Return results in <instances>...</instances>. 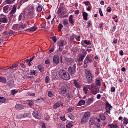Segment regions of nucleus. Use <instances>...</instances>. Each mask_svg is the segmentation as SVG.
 I'll use <instances>...</instances> for the list:
<instances>
[{
    "instance_id": "c03bdc74",
    "label": "nucleus",
    "mask_w": 128,
    "mask_h": 128,
    "mask_svg": "<svg viewBox=\"0 0 128 128\" xmlns=\"http://www.w3.org/2000/svg\"><path fill=\"white\" fill-rule=\"evenodd\" d=\"M60 103H56L54 105V108L56 109V108H60Z\"/></svg>"
},
{
    "instance_id": "a18cd8bd",
    "label": "nucleus",
    "mask_w": 128,
    "mask_h": 128,
    "mask_svg": "<svg viewBox=\"0 0 128 128\" xmlns=\"http://www.w3.org/2000/svg\"><path fill=\"white\" fill-rule=\"evenodd\" d=\"M54 42V44H56L58 42V39L56 36H54L51 38Z\"/></svg>"
},
{
    "instance_id": "393cba45",
    "label": "nucleus",
    "mask_w": 128,
    "mask_h": 128,
    "mask_svg": "<svg viewBox=\"0 0 128 128\" xmlns=\"http://www.w3.org/2000/svg\"><path fill=\"white\" fill-rule=\"evenodd\" d=\"M13 30H20V26L18 24H14L12 27Z\"/></svg>"
},
{
    "instance_id": "f3484780",
    "label": "nucleus",
    "mask_w": 128,
    "mask_h": 128,
    "mask_svg": "<svg viewBox=\"0 0 128 128\" xmlns=\"http://www.w3.org/2000/svg\"><path fill=\"white\" fill-rule=\"evenodd\" d=\"M69 22L70 24L72 25V26H74V16L71 15L69 17Z\"/></svg>"
},
{
    "instance_id": "e2e57ef3",
    "label": "nucleus",
    "mask_w": 128,
    "mask_h": 128,
    "mask_svg": "<svg viewBox=\"0 0 128 128\" xmlns=\"http://www.w3.org/2000/svg\"><path fill=\"white\" fill-rule=\"evenodd\" d=\"M17 92H18L16 91V90H13L12 91V96H14Z\"/></svg>"
},
{
    "instance_id": "774afa93",
    "label": "nucleus",
    "mask_w": 128,
    "mask_h": 128,
    "mask_svg": "<svg viewBox=\"0 0 128 128\" xmlns=\"http://www.w3.org/2000/svg\"><path fill=\"white\" fill-rule=\"evenodd\" d=\"M84 4H85L86 6H90V3L89 2H84Z\"/></svg>"
},
{
    "instance_id": "412c9836",
    "label": "nucleus",
    "mask_w": 128,
    "mask_h": 128,
    "mask_svg": "<svg viewBox=\"0 0 128 128\" xmlns=\"http://www.w3.org/2000/svg\"><path fill=\"white\" fill-rule=\"evenodd\" d=\"M7 86L8 88H12L14 86V81L12 80H9L7 83Z\"/></svg>"
},
{
    "instance_id": "7c9ffc66",
    "label": "nucleus",
    "mask_w": 128,
    "mask_h": 128,
    "mask_svg": "<svg viewBox=\"0 0 128 128\" xmlns=\"http://www.w3.org/2000/svg\"><path fill=\"white\" fill-rule=\"evenodd\" d=\"M85 58H86V56L81 54L78 60V62H82V60H84Z\"/></svg>"
},
{
    "instance_id": "680f3d73",
    "label": "nucleus",
    "mask_w": 128,
    "mask_h": 128,
    "mask_svg": "<svg viewBox=\"0 0 128 128\" xmlns=\"http://www.w3.org/2000/svg\"><path fill=\"white\" fill-rule=\"evenodd\" d=\"M54 52V48H52L48 52V54H52V52Z\"/></svg>"
},
{
    "instance_id": "39448f33",
    "label": "nucleus",
    "mask_w": 128,
    "mask_h": 128,
    "mask_svg": "<svg viewBox=\"0 0 128 128\" xmlns=\"http://www.w3.org/2000/svg\"><path fill=\"white\" fill-rule=\"evenodd\" d=\"M16 34V32H14L12 30H10V31H6L5 30L4 32L2 33V39L4 40V38H10V36H10L11 34L14 35Z\"/></svg>"
},
{
    "instance_id": "58836bf2",
    "label": "nucleus",
    "mask_w": 128,
    "mask_h": 128,
    "mask_svg": "<svg viewBox=\"0 0 128 128\" xmlns=\"http://www.w3.org/2000/svg\"><path fill=\"white\" fill-rule=\"evenodd\" d=\"M72 126H74V125L72 124V123H68V124H67V125L66 126V128H72Z\"/></svg>"
},
{
    "instance_id": "473e14b6",
    "label": "nucleus",
    "mask_w": 128,
    "mask_h": 128,
    "mask_svg": "<svg viewBox=\"0 0 128 128\" xmlns=\"http://www.w3.org/2000/svg\"><path fill=\"white\" fill-rule=\"evenodd\" d=\"M86 104V101L82 100L80 101V102L78 104V105L79 106H83V104Z\"/></svg>"
},
{
    "instance_id": "6ab92c4d",
    "label": "nucleus",
    "mask_w": 128,
    "mask_h": 128,
    "mask_svg": "<svg viewBox=\"0 0 128 128\" xmlns=\"http://www.w3.org/2000/svg\"><path fill=\"white\" fill-rule=\"evenodd\" d=\"M94 102V98H88V102L86 103L87 106H90V104H92Z\"/></svg>"
},
{
    "instance_id": "dca6fc26",
    "label": "nucleus",
    "mask_w": 128,
    "mask_h": 128,
    "mask_svg": "<svg viewBox=\"0 0 128 128\" xmlns=\"http://www.w3.org/2000/svg\"><path fill=\"white\" fill-rule=\"evenodd\" d=\"M94 122H96V119H94L93 117L90 118L89 121V128H92V126H94Z\"/></svg>"
},
{
    "instance_id": "ea45409f",
    "label": "nucleus",
    "mask_w": 128,
    "mask_h": 128,
    "mask_svg": "<svg viewBox=\"0 0 128 128\" xmlns=\"http://www.w3.org/2000/svg\"><path fill=\"white\" fill-rule=\"evenodd\" d=\"M63 24L64 26H68V20H63Z\"/></svg>"
},
{
    "instance_id": "a878e982",
    "label": "nucleus",
    "mask_w": 128,
    "mask_h": 128,
    "mask_svg": "<svg viewBox=\"0 0 128 128\" xmlns=\"http://www.w3.org/2000/svg\"><path fill=\"white\" fill-rule=\"evenodd\" d=\"M8 8H10V6H5L3 8V10H4V12H5V14H8Z\"/></svg>"
},
{
    "instance_id": "79ce46f5",
    "label": "nucleus",
    "mask_w": 128,
    "mask_h": 128,
    "mask_svg": "<svg viewBox=\"0 0 128 128\" xmlns=\"http://www.w3.org/2000/svg\"><path fill=\"white\" fill-rule=\"evenodd\" d=\"M84 44H87V46H90L92 44V42H90V41H88L86 40H84Z\"/></svg>"
},
{
    "instance_id": "052dcab7",
    "label": "nucleus",
    "mask_w": 128,
    "mask_h": 128,
    "mask_svg": "<svg viewBox=\"0 0 128 128\" xmlns=\"http://www.w3.org/2000/svg\"><path fill=\"white\" fill-rule=\"evenodd\" d=\"M66 98H68V100L72 98V97H70V94H66Z\"/></svg>"
},
{
    "instance_id": "3c124183",
    "label": "nucleus",
    "mask_w": 128,
    "mask_h": 128,
    "mask_svg": "<svg viewBox=\"0 0 128 128\" xmlns=\"http://www.w3.org/2000/svg\"><path fill=\"white\" fill-rule=\"evenodd\" d=\"M84 92L86 94H88V90L87 87H85L84 88Z\"/></svg>"
},
{
    "instance_id": "2eb2a0df",
    "label": "nucleus",
    "mask_w": 128,
    "mask_h": 128,
    "mask_svg": "<svg viewBox=\"0 0 128 128\" xmlns=\"http://www.w3.org/2000/svg\"><path fill=\"white\" fill-rule=\"evenodd\" d=\"M28 116V114L26 112H23L19 115V118H26Z\"/></svg>"
},
{
    "instance_id": "20e7f679",
    "label": "nucleus",
    "mask_w": 128,
    "mask_h": 128,
    "mask_svg": "<svg viewBox=\"0 0 128 128\" xmlns=\"http://www.w3.org/2000/svg\"><path fill=\"white\" fill-rule=\"evenodd\" d=\"M90 118V113L88 112L84 113L83 118L82 119L81 124H84L86 122H88V118Z\"/></svg>"
},
{
    "instance_id": "5701e85b",
    "label": "nucleus",
    "mask_w": 128,
    "mask_h": 128,
    "mask_svg": "<svg viewBox=\"0 0 128 128\" xmlns=\"http://www.w3.org/2000/svg\"><path fill=\"white\" fill-rule=\"evenodd\" d=\"M16 0H6L5 2L6 4H12Z\"/></svg>"
},
{
    "instance_id": "8fccbe9b",
    "label": "nucleus",
    "mask_w": 128,
    "mask_h": 128,
    "mask_svg": "<svg viewBox=\"0 0 128 128\" xmlns=\"http://www.w3.org/2000/svg\"><path fill=\"white\" fill-rule=\"evenodd\" d=\"M28 96H36V94L32 93V92H28Z\"/></svg>"
},
{
    "instance_id": "bf43d9fd",
    "label": "nucleus",
    "mask_w": 128,
    "mask_h": 128,
    "mask_svg": "<svg viewBox=\"0 0 128 128\" xmlns=\"http://www.w3.org/2000/svg\"><path fill=\"white\" fill-rule=\"evenodd\" d=\"M46 84H50V77L46 76Z\"/></svg>"
},
{
    "instance_id": "f8f14e48",
    "label": "nucleus",
    "mask_w": 128,
    "mask_h": 128,
    "mask_svg": "<svg viewBox=\"0 0 128 128\" xmlns=\"http://www.w3.org/2000/svg\"><path fill=\"white\" fill-rule=\"evenodd\" d=\"M68 92L67 88L66 86H62L60 89V94H62V96H64Z\"/></svg>"
},
{
    "instance_id": "37998d69",
    "label": "nucleus",
    "mask_w": 128,
    "mask_h": 128,
    "mask_svg": "<svg viewBox=\"0 0 128 128\" xmlns=\"http://www.w3.org/2000/svg\"><path fill=\"white\" fill-rule=\"evenodd\" d=\"M70 42H74V34L70 36Z\"/></svg>"
},
{
    "instance_id": "f257e3e1",
    "label": "nucleus",
    "mask_w": 128,
    "mask_h": 128,
    "mask_svg": "<svg viewBox=\"0 0 128 128\" xmlns=\"http://www.w3.org/2000/svg\"><path fill=\"white\" fill-rule=\"evenodd\" d=\"M59 75L60 76H62L64 80H70V74L65 70H59Z\"/></svg>"
},
{
    "instance_id": "6e6d98bb",
    "label": "nucleus",
    "mask_w": 128,
    "mask_h": 128,
    "mask_svg": "<svg viewBox=\"0 0 128 128\" xmlns=\"http://www.w3.org/2000/svg\"><path fill=\"white\" fill-rule=\"evenodd\" d=\"M107 12H112V8L108 7L107 8Z\"/></svg>"
},
{
    "instance_id": "c9c22d12",
    "label": "nucleus",
    "mask_w": 128,
    "mask_h": 128,
    "mask_svg": "<svg viewBox=\"0 0 128 128\" xmlns=\"http://www.w3.org/2000/svg\"><path fill=\"white\" fill-rule=\"evenodd\" d=\"M20 28H22V30H24V28H28V26L26 24L20 25Z\"/></svg>"
},
{
    "instance_id": "c85d7f7f",
    "label": "nucleus",
    "mask_w": 128,
    "mask_h": 128,
    "mask_svg": "<svg viewBox=\"0 0 128 128\" xmlns=\"http://www.w3.org/2000/svg\"><path fill=\"white\" fill-rule=\"evenodd\" d=\"M100 120H103L104 122V120H106V117L104 114H100Z\"/></svg>"
},
{
    "instance_id": "b1692460",
    "label": "nucleus",
    "mask_w": 128,
    "mask_h": 128,
    "mask_svg": "<svg viewBox=\"0 0 128 128\" xmlns=\"http://www.w3.org/2000/svg\"><path fill=\"white\" fill-rule=\"evenodd\" d=\"M82 16L84 20L86 22L88 20V14L86 12H84L82 14Z\"/></svg>"
},
{
    "instance_id": "2f4dec72",
    "label": "nucleus",
    "mask_w": 128,
    "mask_h": 128,
    "mask_svg": "<svg viewBox=\"0 0 128 128\" xmlns=\"http://www.w3.org/2000/svg\"><path fill=\"white\" fill-rule=\"evenodd\" d=\"M28 18H34V12H29L28 14Z\"/></svg>"
},
{
    "instance_id": "6e6552de",
    "label": "nucleus",
    "mask_w": 128,
    "mask_h": 128,
    "mask_svg": "<svg viewBox=\"0 0 128 128\" xmlns=\"http://www.w3.org/2000/svg\"><path fill=\"white\" fill-rule=\"evenodd\" d=\"M68 72L71 76H74L76 72V64H74L72 67L70 66L68 69Z\"/></svg>"
},
{
    "instance_id": "9b49d317",
    "label": "nucleus",
    "mask_w": 128,
    "mask_h": 128,
    "mask_svg": "<svg viewBox=\"0 0 128 128\" xmlns=\"http://www.w3.org/2000/svg\"><path fill=\"white\" fill-rule=\"evenodd\" d=\"M53 64H60V56L55 55L53 58Z\"/></svg>"
},
{
    "instance_id": "0e129e2a",
    "label": "nucleus",
    "mask_w": 128,
    "mask_h": 128,
    "mask_svg": "<svg viewBox=\"0 0 128 128\" xmlns=\"http://www.w3.org/2000/svg\"><path fill=\"white\" fill-rule=\"evenodd\" d=\"M88 27L90 28V26H92V21H89L88 22Z\"/></svg>"
},
{
    "instance_id": "5fc2aeb1",
    "label": "nucleus",
    "mask_w": 128,
    "mask_h": 128,
    "mask_svg": "<svg viewBox=\"0 0 128 128\" xmlns=\"http://www.w3.org/2000/svg\"><path fill=\"white\" fill-rule=\"evenodd\" d=\"M64 28V26L62 24H60L58 26V28L60 30V32H62V29Z\"/></svg>"
},
{
    "instance_id": "a211bd4d",
    "label": "nucleus",
    "mask_w": 128,
    "mask_h": 128,
    "mask_svg": "<svg viewBox=\"0 0 128 128\" xmlns=\"http://www.w3.org/2000/svg\"><path fill=\"white\" fill-rule=\"evenodd\" d=\"M38 30V27L36 26H33L27 30H26V32H36Z\"/></svg>"
},
{
    "instance_id": "0eeeda50",
    "label": "nucleus",
    "mask_w": 128,
    "mask_h": 128,
    "mask_svg": "<svg viewBox=\"0 0 128 128\" xmlns=\"http://www.w3.org/2000/svg\"><path fill=\"white\" fill-rule=\"evenodd\" d=\"M63 10H64V8L62 7L59 8L58 10V14L60 16V18H68V16L66 15V13H64V12L62 11Z\"/></svg>"
},
{
    "instance_id": "09e8293b",
    "label": "nucleus",
    "mask_w": 128,
    "mask_h": 128,
    "mask_svg": "<svg viewBox=\"0 0 128 128\" xmlns=\"http://www.w3.org/2000/svg\"><path fill=\"white\" fill-rule=\"evenodd\" d=\"M48 96H49L50 98H52V96H54V94H52V92H48Z\"/></svg>"
},
{
    "instance_id": "423d86ee",
    "label": "nucleus",
    "mask_w": 128,
    "mask_h": 128,
    "mask_svg": "<svg viewBox=\"0 0 128 128\" xmlns=\"http://www.w3.org/2000/svg\"><path fill=\"white\" fill-rule=\"evenodd\" d=\"M68 44V42H64V40H62L58 42V46H60L59 50L62 52L64 50V46H66Z\"/></svg>"
},
{
    "instance_id": "864d4df0",
    "label": "nucleus",
    "mask_w": 128,
    "mask_h": 128,
    "mask_svg": "<svg viewBox=\"0 0 128 128\" xmlns=\"http://www.w3.org/2000/svg\"><path fill=\"white\" fill-rule=\"evenodd\" d=\"M124 124H128V118H124Z\"/></svg>"
},
{
    "instance_id": "1a4fd4ad",
    "label": "nucleus",
    "mask_w": 128,
    "mask_h": 128,
    "mask_svg": "<svg viewBox=\"0 0 128 128\" xmlns=\"http://www.w3.org/2000/svg\"><path fill=\"white\" fill-rule=\"evenodd\" d=\"M106 112H105L104 114H107V116H108V114H110V110H112V107L108 102H106Z\"/></svg>"
},
{
    "instance_id": "de8ad7c7",
    "label": "nucleus",
    "mask_w": 128,
    "mask_h": 128,
    "mask_svg": "<svg viewBox=\"0 0 128 128\" xmlns=\"http://www.w3.org/2000/svg\"><path fill=\"white\" fill-rule=\"evenodd\" d=\"M74 108H72V107H70L68 109V112H74Z\"/></svg>"
},
{
    "instance_id": "7ed1b4c3",
    "label": "nucleus",
    "mask_w": 128,
    "mask_h": 128,
    "mask_svg": "<svg viewBox=\"0 0 128 128\" xmlns=\"http://www.w3.org/2000/svg\"><path fill=\"white\" fill-rule=\"evenodd\" d=\"M85 72L88 84H92V74L90 71L88 70H86Z\"/></svg>"
},
{
    "instance_id": "9d476101",
    "label": "nucleus",
    "mask_w": 128,
    "mask_h": 128,
    "mask_svg": "<svg viewBox=\"0 0 128 128\" xmlns=\"http://www.w3.org/2000/svg\"><path fill=\"white\" fill-rule=\"evenodd\" d=\"M0 22L2 24H8V17L2 14L0 16Z\"/></svg>"
},
{
    "instance_id": "4be33fe9",
    "label": "nucleus",
    "mask_w": 128,
    "mask_h": 128,
    "mask_svg": "<svg viewBox=\"0 0 128 128\" xmlns=\"http://www.w3.org/2000/svg\"><path fill=\"white\" fill-rule=\"evenodd\" d=\"M38 68L41 72H44V67L42 64L38 66Z\"/></svg>"
},
{
    "instance_id": "4d7b16f0",
    "label": "nucleus",
    "mask_w": 128,
    "mask_h": 128,
    "mask_svg": "<svg viewBox=\"0 0 128 128\" xmlns=\"http://www.w3.org/2000/svg\"><path fill=\"white\" fill-rule=\"evenodd\" d=\"M30 0H22L20 2V4H24V2H28Z\"/></svg>"
},
{
    "instance_id": "338daca9",
    "label": "nucleus",
    "mask_w": 128,
    "mask_h": 128,
    "mask_svg": "<svg viewBox=\"0 0 128 128\" xmlns=\"http://www.w3.org/2000/svg\"><path fill=\"white\" fill-rule=\"evenodd\" d=\"M95 126H96V128H100V124L98 123L95 124Z\"/></svg>"
},
{
    "instance_id": "69168bd1",
    "label": "nucleus",
    "mask_w": 128,
    "mask_h": 128,
    "mask_svg": "<svg viewBox=\"0 0 128 128\" xmlns=\"http://www.w3.org/2000/svg\"><path fill=\"white\" fill-rule=\"evenodd\" d=\"M18 66V64H13L12 66V68H16Z\"/></svg>"
},
{
    "instance_id": "a19ab883",
    "label": "nucleus",
    "mask_w": 128,
    "mask_h": 128,
    "mask_svg": "<svg viewBox=\"0 0 128 128\" xmlns=\"http://www.w3.org/2000/svg\"><path fill=\"white\" fill-rule=\"evenodd\" d=\"M30 74H32V76H38V74H36V70H31Z\"/></svg>"
},
{
    "instance_id": "ddd939ff",
    "label": "nucleus",
    "mask_w": 128,
    "mask_h": 128,
    "mask_svg": "<svg viewBox=\"0 0 128 128\" xmlns=\"http://www.w3.org/2000/svg\"><path fill=\"white\" fill-rule=\"evenodd\" d=\"M93 61L94 60H92V58L90 56H88L84 60L86 64H92Z\"/></svg>"
},
{
    "instance_id": "cd10ccee",
    "label": "nucleus",
    "mask_w": 128,
    "mask_h": 128,
    "mask_svg": "<svg viewBox=\"0 0 128 128\" xmlns=\"http://www.w3.org/2000/svg\"><path fill=\"white\" fill-rule=\"evenodd\" d=\"M0 82L6 84V79L5 78L0 76Z\"/></svg>"
},
{
    "instance_id": "aec40b11",
    "label": "nucleus",
    "mask_w": 128,
    "mask_h": 128,
    "mask_svg": "<svg viewBox=\"0 0 128 128\" xmlns=\"http://www.w3.org/2000/svg\"><path fill=\"white\" fill-rule=\"evenodd\" d=\"M24 108V106L23 105H22L20 104H16L15 106V108L16 110H22Z\"/></svg>"
},
{
    "instance_id": "72a5a7b5",
    "label": "nucleus",
    "mask_w": 128,
    "mask_h": 128,
    "mask_svg": "<svg viewBox=\"0 0 128 128\" xmlns=\"http://www.w3.org/2000/svg\"><path fill=\"white\" fill-rule=\"evenodd\" d=\"M74 62V60L73 59H68L66 60V62L68 64H72V62Z\"/></svg>"
},
{
    "instance_id": "13d9d810",
    "label": "nucleus",
    "mask_w": 128,
    "mask_h": 128,
    "mask_svg": "<svg viewBox=\"0 0 128 128\" xmlns=\"http://www.w3.org/2000/svg\"><path fill=\"white\" fill-rule=\"evenodd\" d=\"M99 12L101 16H104V14L102 13V8H99Z\"/></svg>"
},
{
    "instance_id": "4468645a",
    "label": "nucleus",
    "mask_w": 128,
    "mask_h": 128,
    "mask_svg": "<svg viewBox=\"0 0 128 128\" xmlns=\"http://www.w3.org/2000/svg\"><path fill=\"white\" fill-rule=\"evenodd\" d=\"M16 5H14L13 6L12 10L10 12L9 14L10 16H14V14H16Z\"/></svg>"
},
{
    "instance_id": "c756f323",
    "label": "nucleus",
    "mask_w": 128,
    "mask_h": 128,
    "mask_svg": "<svg viewBox=\"0 0 128 128\" xmlns=\"http://www.w3.org/2000/svg\"><path fill=\"white\" fill-rule=\"evenodd\" d=\"M33 116L36 118H38V112L35 111L33 112Z\"/></svg>"
},
{
    "instance_id": "49530a36",
    "label": "nucleus",
    "mask_w": 128,
    "mask_h": 128,
    "mask_svg": "<svg viewBox=\"0 0 128 128\" xmlns=\"http://www.w3.org/2000/svg\"><path fill=\"white\" fill-rule=\"evenodd\" d=\"M96 84L98 86H102V84L100 83V80H96Z\"/></svg>"
},
{
    "instance_id": "f03ea898",
    "label": "nucleus",
    "mask_w": 128,
    "mask_h": 128,
    "mask_svg": "<svg viewBox=\"0 0 128 128\" xmlns=\"http://www.w3.org/2000/svg\"><path fill=\"white\" fill-rule=\"evenodd\" d=\"M89 89L91 90L92 94L96 96L98 94V92H100V88L98 86H96L94 84H92L89 86Z\"/></svg>"
},
{
    "instance_id": "e433bc0d",
    "label": "nucleus",
    "mask_w": 128,
    "mask_h": 128,
    "mask_svg": "<svg viewBox=\"0 0 128 128\" xmlns=\"http://www.w3.org/2000/svg\"><path fill=\"white\" fill-rule=\"evenodd\" d=\"M6 102V100L4 98H0V102L2 104H4Z\"/></svg>"
},
{
    "instance_id": "4c0bfd02",
    "label": "nucleus",
    "mask_w": 128,
    "mask_h": 128,
    "mask_svg": "<svg viewBox=\"0 0 128 128\" xmlns=\"http://www.w3.org/2000/svg\"><path fill=\"white\" fill-rule=\"evenodd\" d=\"M108 126H109L110 128H118V126L114 124H108Z\"/></svg>"
},
{
    "instance_id": "bb28decb",
    "label": "nucleus",
    "mask_w": 128,
    "mask_h": 128,
    "mask_svg": "<svg viewBox=\"0 0 128 128\" xmlns=\"http://www.w3.org/2000/svg\"><path fill=\"white\" fill-rule=\"evenodd\" d=\"M74 84L77 88H80V84L78 83V80H74Z\"/></svg>"
},
{
    "instance_id": "603ef678",
    "label": "nucleus",
    "mask_w": 128,
    "mask_h": 128,
    "mask_svg": "<svg viewBox=\"0 0 128 128\" xmlns=\"http://www.w3.org/2000/svg\"><path fill=\"white\" fill-rule=\"evenodd\" d=\"M82 56H86L87 53H86V50H84V49H83L82 50Z\"/></svg>"
},
{
    "instance_id": "f704fd0d",
    "label": "nucleus",
    "mask_w": 128,
    "mask_h": 128,
    "mask_svg": "<svg viewBox=\"0 0 128 128\" xmlns=\"http://www.w3.org/2000/svg\"><path fill=\"white\" fill-rule=\"evenodd\" d=\"M42 11V6L40 5L38 6L37 8V12H40Z\"/></svg>"
}]
</instances>
